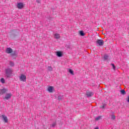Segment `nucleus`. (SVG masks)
<instances>
[{"label": "nucleus", "mask_w": 129, "mask_h": 129, "mask_svg": "<svg viewBox=\"0 0 129 129\" xmlns=\"http://www.w3.org/2000/svg\"><path fill=\"white\" fill-rule=\"evenodd\" d=\"M97 46H103L104 45V41L102 39H97L96 41Z\"/></svg>", "instance_id": "obj_1"}, {"label": "nucleus", "mask_w": 129, "mask_h": 129, "mask_svg": "<svg viewBox=\"0 0 129 129\" xmlns=\"http://www.w3.org/2000/svg\"><path fill=\"white\" fill-rule=\"evenodd\" d=\"M7 77H9L10 75L13 73V70L11 69H8L6 71Z\"/></svg>", "instance_id": "obj_2"}, {"label": "nucleus", "mask_w": 129, "mask_h": 129, "mask_svg": "<svg viewBox=\"0 0 129 129\" xmlns=\"http://www.w3.org/2000/svg\"><path fill=\"white\" fill-rule=\"evenodd\" d=\"M12 97V93L7 94L6 96L4 98V100H8Z\"/></svg>", "instance_id": "obj_3"}, {"label": "nucleus", "mask_w": 129, "mask_h": 129, "mask_svg": "<svg viewBox=\"0 0 129 129\" xmlns=\"http://www.w3.org/2000/svg\"><path fill=\"white\" fill-rule=\"evenodd\" d=\"M24 7H25V5H24V4H23L22 3H18L17 4V8L20 10L23 9Z\"/></svg>", "instance_id": "obj_4"}, {"label": "nucleus", "mask_w": 129, "mask_h": 129, "mask_svg": "<svg viewBox=\"0 0 129 129\" xmlns=\"http://www.w3.org/2000/svg\"><path fill=\"white\" fill-rule=\"evenodd\" d=\"M1 117H2L4 121L6 123H7L9 119H8V117L6 116V115L4 114L1 116Z\"/></svg>", "instance_id": "obj_5"}, {"label": "nucleus", "mask_w": 129, "mask_h": 129, "mask_svg": "<svg viewBox=\"0 0 129 129\" xmlns=\"http://www.w3.org/2000/svg\"><path fill=\"white\" fill-rule=\"evenodd\" d=\"M20 79L21 81H26V80H27V77L24 75H21L20 77Z\"/></svg>", "instance_id": "obj_6"}, {"label": "nucleus", "mask_w": 129, "mask_h": 129, "mask_svg": "<svg viewBox=\"0 0 129 129\" xmlns=\"http://www.w3.org/2000/svg\"><path fill=\"white\" fill-rule=\"evenodd\" d=\"M6 52L7 54H11V53H13V49L11 47H8L7 48Z\"/></svg>", "instance_id": "obj_7"}, {"label": "nucleus", "mask_w": 129, "mask_h": 129, "mask_svg": "<svg viewBox=\"0 0 129 129\" xmlns=\"http://www.w3.org/2000/svg\"><path fill=\"white\" fill-rule=\"evenodd\" d=\"M7 91H8V89H3L0 90V94H2V95L5 94V93H6L7 92Z\"/></svg>", "instance_id": "obj_8"}, {"label": "nucleus", "mask_w": 129, "mask_h": 129, "mask_svg": "<svg viewBox=\"0 0 129 129\" xmlns=\"http://www.w3.org/2000/svg\"><path fill=\"white\" fill-rule=\"evenodd\" d=\"M93 95V93L91 91H87V96L88 97H90V96H92Z\"/></svg>", "instance_id": "obj_9"}, {"label": "nucleus", "mask_w": 129, "mask_h": 129, "mask_svg": "<svg viewBox=\"0 0 129 129\" xmlns=\"http://www.w3.org/2000/svg\"><path fill=\"white\" fill-rule=\"evenodd\" d=\"M54 89V87L52 86H49L48 87V91L50 93H52L53 92V90Z\"/></svg>", "instance_id": "obj_10"}, {"label": "nucleus", "mask_w": 129, "mask_h": 129, "mask_svg": "<svg viewBox=\"0 0 129 129\" xmlns=\"http://www.w3.org/2000/svg\"><path fill=\"white\" fill-rule=\"evenodd\" d=\"M56 56L58 57H62V52L61 51L56 52Z\"/></svg>", "instance_id": "obj_11"}, {"label": "nucleus", "mask_w": 129, "mask_h": 129, "mask_svg": "<svg viewBox=\"0 0 129 129\" xmlns=\"http://www.w3.org/2000/svg\"><path fill=\"white\" fill-rule=\"evenodd\" d=\"M54 37L55 39H60V35L58 33L54 34Z\"/></svg>", "instance_id": "obj_12"}, {"label": "nucleus", "mask_w": 129, "mask_h": 129, "mask_svg": "<svg viewBox=\"0 0 129 129\" xmlns=\"http://www.w3.org/2000/svg\"><path fill=\"white\" fill-rule=\"evenodd\" d=\"M120 92L123 95H125V94H126V93L125 92V91H124V90H121Z\"/></svg>", "instance_id": "obj_13"}, {"label": "nucleus", "mask_w": 129, "mask_h": 129, "mask_svg": "<svg viewBox=\"0 0 129 129\" xmlns=\"http://www.w3.org/2000/svg\"><path fill=\"white\" fill-rule=\"evenodd\" d=\"M111 119H112V120H114V119H115V115L114 114L111 115Z\"/></svg>", "instance_id": "obj_14"}, {"label": "nucleus", "mask_w": 129, "mask_h": 129, "mask_svg": "<svg viewBox=\"0 0 129 129\" xmlns=\"http://www.w3.org/2000/svg\"><path fill=\"white\" fill-rule=\"evenodd\" d=\"M47 69L49 71H52V70H53V69L52 68V67H51V66H48Z\"/></svg>", "instance_id": "obj_15"}, {"label": "nucleus", "mask_w": 129, "mask_h": 129, "mask_svg": "<svg viewBox=\"0 0 129 129\" xmlns=\"http://www.w3.org/2000/svg\"><path fill=\"white\" fill-rule=\"evenodd\" d=\"M69 72L71 74H72V75H74V72H73V71L71 69L69 70Z\"/></svg>", "instance_id": "obj_16"}, {"label": "nucleus", "mask_w": 129, "mask_h": 129, "mask_svg": "<svg viewBox=\"0 0 129 129\" xmlns=\"http://www.w3.org/2000/svg\"><path fill=\"white\" fill-rule=\"evenodd\" d=\"M104 60H107V59H108V55H107L106 54L104 55Z\"/></svg>", "instance_id": "obj_17"}, {"label": "nucleus", "mask_w": 129, "mask_h": 129, "mask_svg": "<svg viewBox=\"0 0 129 129\" xmlns=\"http://www.w3.org/2000/svg\"><path fill=\"white\" fill-rule=\"evenodd\" d=\"M101 118V116H99L95 118V120H99Z\"/></svg>", "instance_id": "obj_18"}, {"label": "nucleus", "mask_w": 129, "mask_h": 129, "mask_svg": "<svg viewBox=\"0 0 129 129\" xmlns=\"http://www.w3.org/2000/svg\"><path fill=\"white\" fill-rule=\"evenodd\" d=\"M80 34L81 36H84L85 35L84 32H83V31H81L80 32Z\"/></svg>", "instance_id": "obj_19"}, {"label": "nucleus", "mask_w": 129, "mask_h": 129, "mask_svg": "<svg viewBox=\"0 0 129 129\" xmlns=\"http://www.w3.org/2000/svg\"><path fill=\"white\" fill-rule=\"evenodd\" d=\"M52 127H55V126H56V122H54L52 123V124L51 125Z\"/></svg>", "instance_id": "obj_20"}, {"label": "nucleus", "mask_w": 129, "mask_h": 129, "mask_svg": "<svg viewBox=\"0 0 129 129\" xmlns=\"http://www.w3.org/2000/svg\"><path fill=\"white\" fill-rule=\"evenodd\" d=\"M10 66H11V67H13V66H14V62H13V61H10Z\"/></svg>", "instance_id": "obj_21"}, {"label": "nucleus", "mask_w": 129, "mask_h": 129, "mask_svg": "<svg viewBox=\"0 0 129 129\" xmlns=\"http://www.w3.org/2000/svg\"><path fill=\"white\" fill-rule=\"evenodd\" d=\"M111 66H112L113 69L114 70H115V66H114V64L111 63Z\"/></svg>", "instance_id": "obj_22"}, {"label": "nucleus", "mask_w": 129, "mask_h": 129, "mask_svg": "<svg viewBox=\"0 0 129 129\" xmlns=\"http://www.w3.org/2000/svg\"><path fill=\"white\" fill-rule=\"evenodd\" d=\"M1 81L2 83H5V79L4 78H2Z\"/></svg>", "instance_id": "obj_23"}, {"label": "nucleus", "mask_w": 129, "mask_h": 129, "mask_svg": "<svg viewBox=\"0 0 129 129\" xmlns=\"http://www.w3.org/2000/svg\"><path fill=\"white\" fill-rule=\"evenodd\" d=\"M58 100H62V98L60 96H58Z\"/></svg>", "instance_id": "obj_24"}, {"label": "nucleus", "mask_w": 129, "mask_h": 129, "mask_svg": "<svg viewBox=\"0 0 129 129\" xmlns=\"http://www.w3.org/2000/svg\"><path fill=\"white\" fill-rule=\"evenodd\" d=\"M105 106L104 105H103L102 106H100V108H104L105 107Z\"/></svg>", "instance_id": "obj_25"}, {"label": "nucleus", "mask_w": 129, "mask_h": 129, "mask_svg": "<svg viewBox=\"0 0 129 129\" xmlns=\"http://www.w3.org/2000/svg\"><path fill=\"white\" fill-rule=\"evenodd\" d=\"M127 102H128L129 103V95L128 96V97H127Z\"/></svg>", "instance_id": "obj_26"}, {"label": "nucleus", "mask_w": 129, "mask_h": 129, "mask_svg": "<svg viewBox=\"0 0 129 129\" xmlns=\"http://www.w3.org/2000/svg\"><path fill=\"white\" fill-rule=\"evenodd\" d=\"M95 129H99V128H98V127H96Z\"/></svg>", "instance_id": "obj_27"}]
</instances>
